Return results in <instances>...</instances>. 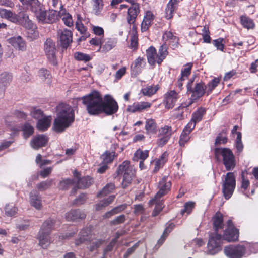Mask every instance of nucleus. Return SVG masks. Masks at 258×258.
Returning <instances> with one entry per match:
<instances>
[{"label": "nucleus", "instance_id": "1", "mask_svg": "<svg viewBox=\"0 0 258 258\" xmlns=\"http://www.w3.org/2000/svg\"><path fill=\"white\" fill-rule=\"evenodd\" d=\"M87 112L91 115H97L102 113L110 115L118 110L117 102L110 95H105L104 98L96 90L91 91L81 98Z\"/></svg>", "mask_w": 258, "mask_h": 258}, {"label": "nucleus", "instance_id": "2", "mask_svg": "<svg viewBox=\"0 0 258 258\" xmlns=\"http://www.w3.org/2000/svg\"><path fill=\"white\" fill-rule=\"evenodd\" d=\"M75 114L73 108L66 103L59 104L56 107V117L54 119L53 129L62 132L74 122Z\"/></svg>", "mask_w": 258, "mask_h": 258}, {"label": "nucleus", "instance_id": "3", "mask_svg": "<svg viewBox=\"0 0 258 258\" xmlns=\"http://www.w3.org/2000/svg\"><path fill=\"white\" fill-rule=\"evenodd\" d=\"M27 8L33 13L39 22L44 23H53L57 15V12L51 11L47 12L42 4L38 0H26Z\"/></svg>", "mask_w": 258, "mask_h": 258}, {"label": "nucleus", "instance_id": "4", "mask_svg": "<svg viewBox=\"0 0 258 258\" xmlns=\"http://www.w3.org/2000/svg\"><path fill=\"white\" fill-rule=\"evenodd\" d=\"M257 244H237L225 247L224 252L228 258H242L257 252L255 250Z\"/></svg>", "mask_w": 258, "mask_h": 258}, {"label": "nucleus", "instance_id": "5", "mask_svg": "<svg viewBox=\"0 0 258 258\" xmlns=\"http://www.w3.org/2000/svg\"><path fill=\"white\" fill-rule=\"evenodd\" d=\"M0 16L13 23H20L28 29L34 30L35 29V26L29 19L28 16L26 14L20 13L18 16L13 13L10 10L0 8Z\"/></svg>", "mask_w": 258, "mask_h": 258}, {"label": "nucleus", "instance_id": "6", "mask_svg": "<svg viewBox=\"0 0 258 258\" xmlns=\"http://www.w3.org/2000/svg\"><path fill=\"white\" fill-rule=\"evenodd\" d=\"M214 154L217 160H220L222 158L223 164L227 170H232L235 166L234 156L229 149L216 148L215 149Z\"/></svg>", "mask_w": 258, "mask_h": 258}, {"label": "nucleus", "instance_id": "7", "mask_svg": "<svg viewBox=\"0 0 258 258\" xmlns=\"http://www.w3.org/2000/svg\"><path fill=\"white\" fill-rule=\"evenodd\" d=\"M222 244L223 239L221 234L216 232L211 233L209 235L206 253L212 255L218 253L221 250Z\"/></svg>", "mask_w": 258, "mask_h": 258}, {"label": "nucleus", "instance_id": "8", "mask_svg": "<svg viewBox=\"0 0 258 258\" xmlns=\"http://www.w3.org/2000/svg\"><path fill=\"white\" fill-rule=\"evenodd\" d=\"M118 174L123 175L122 185L124 188L127 187L131 182L134 175V171L130 166L128 161H124L118 167Z\"/></svg>", "mask_w": 258, "mask_h": 258}, {"label": "nucleus", "instance_id": "9", "mask_svg": "<svg viewBox=\"0 0 258 258\" xmlns=\"http://www.w3.org/2000/svg\"><path fill=\"white\" fill-rule=\"evenodd\" d=\"M55 221L49 219L47 220L42 225V230L39 232V244L43 248H46L50 244L49 236L47 230L54 226Z\"/></svg>", "mask_w": 258, "mask_h": 258}, {"label": "nucleus", "instance_id": "10", "mask_svg": "<svg viewBox=\"0 0 258 258\" xmlns=\"http://www.w3.org/2000/svg\"><path fill=\"white\" fill-rule=\"evenodd\" d=\"M236 185V180L233 173H227L222 185V191L226 199H229L233 194Z\"/></svg>", "mask_w": 258, "mask_h": 258}, {"label": "nucleus", "instance_id": "11", "mask_svg": "<svg viewBox=\"0 0 258 258\" xmlns=\"http://www.w3.org/2000/svg\"><path fill=\"white\" fill-rule=\"evenodd\" d=\"M194 79L190 80L187 84V88L188 91H191L192 94L191 96L192 100H196L204 95L206 93V86L202 82L197 83L195 86L194 90H192L191 84L193 82Z\"/></svg>", "mask_w": 258, "mask_h": 258}, {"label": "nucleus", "instance_id": "12", "mask_svg": "<svg viewBox=\"0 0 258 258\" xmlns=\"http://www.w3.org/2000/svg\"><path fill=\"white\" fill-rule=\"evenodd\" d=\"M238 230L233 226L231 221L229 220L227 222V228L225 230L224 234V239L231 242L238 240Z\"/></svg>", "mask_w": 258, "mask_h": 258}, {"label": "nucleus", "instance_id": "13", "mask_svg": "<svg viewBox=\"0 0 258 258\" xmlns=\"http://www.w3.org/2000/svg\"><path fill=\"white\" fill-rule=\"evenodd\" d=\"M171 183L170 181L168 180V177H163L159 182V191L156 194L155 200L160 199L162 196L166 195L170 189Z\"/></svg>", "mask_w": 258, "mask_h": 258}, {"label": "nucleus", "instance_id": "14", "mask_svg": "<svg viewBox=\"0 0 258 258\" xmlns=\"http://www.w3.org/2000/svg\"><path fill=\"white\" fill-rule=\"evenodd\" d=\"M152 103L149 102H135L128 106L127 111L131 113L140 112L149 109Z\"/></svg>", "mask_w": 258, "mask_h": 258}, {"label": "nucleus", "instance_id": "15", "mask_svg": "<svg viewBox=\"0 0 258 258\" xmlns=\"http://www.w3.org/2000/svg\"><path fill=\"white\" fill-rule=\"evenodd\" d=\"M178 99L177 93L174 90L167 92L164 95V103L168 109L172 108Z\"/></svg>", "mask_w": 258, "mask_h": 258}, {"label": "nucleus", "instance_id": "16", "mask_svg": "<svg viewBox=\"0 0 258 258\" xmlns=\"http://www.w3.org/2000/svg\"><path fill=\"white\" fill-rule=\"evenodd\" d=\"M44 51L47 58L53 61L55 58V43L50 39H47L44 44Z\"/></svg>", "mask_w": 258, "mask_h": 258}, {"label": "nucleus", "instance_id": "17", "mask_svg": "<svg viewBox=\"0 0 258 258\" xmlns=\"http://www.w3.org/2000/svg\"><path fill=\"white\" fill-rule=\"evenodd\" d=\"M59 39L63 47H67L72 41V33L66 29L58 31Z\"/></svg>", "mask_w": 258, "mask_h": 258}, {"label": "nucleus", "instance_id": "18", "mask_svg": "<svg viewBox=\"0 0 258 258\" xmlns=\"http://www.w3.org/2000/svg\"><path fill=\"white\" fill-rule=\"evenodd\" d=\"M48 141L47 136L43 135H38L33 137L30 141V145L35 150H38L40 147L46 145Z\"/></svg>", "mask_w": 258, "mask_h": 258}, {"label": "nucleus", "instance_id": "19", "mask_svg": "<svg viewBox=\"0 0 258 258\" xmlns=\"http://www.w3.org/2000/svg\"><path fill=\"white\" fill-rule=\"evenodd\" d=\"M74 183L77 182V186L78 188H85L89 187L92 183V179L89 176L79 178V174L77 171L74 172Z\"/></svg>", "mask_w": 258, "mask_h": 258}, {"label": "nucleus", "instance_id": "20", "mask_svg": "<svg viewBox=\"0 0 258 258\" xmlns=\"http://www.w3.org/2000/svg\"><path fill=\"white\" fill-rule=\"evenodd\" d=\"M8 41L17 50L22 51L26 50V42L20 36L11 37Z\"/></svg>", "mask_w": 258, "mask_h": 258}, {"label": "nucleus", "instance_id": "21", "mask_svg": "<svg viewBox=\"0 0 258 258\" xmlns=\"http://www.w3.org/2000/svg\"><path fill=\"white\" fill-rule=\"evenodd\" d=\"M29 203L31 206L37 210H41L42 207L41 197L35 190H33L30 193Z\"/></svg>", "mask_w": 258, "mask_h": 258}, {"label": "nucleus", "instance_id": "22", "mask_svg": "<svg viewBox=\"0 0 258 258\" xmlns=\"http://www.w3.org/2000/svg\"><path fill=\"white\" fill-rule=\"evenodd\" d=\"M146 55L148 63L150 65H154L156 63L160 64L162 62H159V56L157 54L156 49L151 46L146 51Z\"/></svg>", "mask_w": 258, "mask_h": 258}, {"label": "nucleus", "instance_id": "23", "mask_svg": "<svg viewBox=\"0 0 258 258\" xmlns=\"http://www.w3.org/2000/svg\"><path fill=\"white\" fill-rule=\"evenodd\" d=\"M154 18V15L151 11H147L141 23V29L142 32L146 31L151 26Z\"/></svg>", "mask_w": 258, "mask_h": 258}, {"label": "nucleus", "instance_id": "24", "mask_svg": "<svg viewBox=\"0 0 258 258\" xmlns=\"http://www.w3.org/2000/svg\"><path fill=\"white\" fill-rule=\"evenodd\" d=\"M85 217V214L79 210H72L66 214V218L68 221H77L84 219Z\"/></svg>", "mask_w": 258, "mask_h": 258}, {"label": "nucleus", "instance_id": "25", "mask_svg": "<svg viewBox=\"0 0 258 258\" xmlns=\"http://www.w3.org/2000/svg\"><path fill=\"white\" fill-rule=\"evenodd\" d=\"M144 64L145 61L143 59L140 57L136 59L131 67L132 76H136L138 75L144 67Z\"/></svg>", "mask_w": 258, "mask_h": 258}, {"label": "nucleus", "instance_id": "26", "mask_svg": "<svg viewBox=\"0 0 258 258\" xmlns=\"http://www.w3.org/2000/svg\"><path fill=\"white\" fill-rule=\"evenodd\" d=\"M52 118L51 116H43L38 120L37 128L40 131H44L50 125Z\"/></svg>", "mask_w": 258, "mask_h": 258}, {"label": "nucleus", "instance_id": "27", "mask_svg": "<svg viewBox=\"0 0 258 258\" xmlns=\"http://www.w3.org/2000/svg\"><path fill=\"white\" fill-rule=\"evenodd\" d=\"M58 13V16L61 18L64 24L68 26L71 27L73 25V21L71 15L67 12L66 10L62 8Z\"/></svg>", "mask_w": 258, "mask_h": 258}, {"label": "nucleus", "instance_id": "28", "mask_svg": "<svg viewBox=\"0 0 258 258\" xmlns=\"http://www.w3.org/2000/svg\"><path fill=\"white\" fill-rule=\"evenodd\" d=\"M177 7V0H170L165 9V17L167 19L173 17V14Z\"/></svg>", "mask_w": 258, "mask_h": 258}, {"label": "nucleus", "instance_id": "29", "mask_svg": "<svg viewBox=\"0 0 258 258\" xmlns=\"http://www.w3.org/2000/svg\"><path fill=\"white\" fill-rule=\"evenodd\" d=\"M214 228L215 232L218 233V231L223 228V217L220 213H216L213 218Z\"/></svg>", "mask_w": 258, "mask_h": 258}, {"label": "nucleus", "instance_id": "30", "mask_svg": "<svg viewBox=\"0 0 258 258\" xmlns=\"http://www.w3.org/2000/svg\"><path fill=\"white\" fill-rule=\"evenodd\" d=\"M12 80V76L11 74L7 72H4L0 74V85L5 89V87L8 85Z\"/></svg>", "mask_w": 258, "mask_h": 258}, {"label": "nucleus", "instance_id": "31", "mask_svg": "<svg viewBox=\"0 0 258 258\" xmlns=\"http://www.w3.org/2000/svg\"><path fill=\"white\" fill-rule=\"evenodd\" d=\"M145 130L147 134L155 133L157 126L154 120L148 119L146 121Z\"/></svg>", "mask_w": 258, "mask_h": 258}, {"label": "nucleus", "instance_id": "32", "mask_svg": "<svg viewBox=\"0 0 258 258\" xmlns=\"http://www.w3.org/2000/svg\"><path fill=\"white\" fill-rule=\"evenodd\" d=\"M92 10L95 15H99L102 11L104 4L103 0H92Z\"/></svg>", "mask_w": 258, "mask_h": 258}, {"label": "nucleus", "instance_id": "33", "mask_svg": "<svg viewBox=\"0 0 258 258\" xmlns=\"http://www.w3.org/2000/svg\"><path fill=\"white\" fill-rule=\"evenodd\" d=\"M116 43L117 40L109 39L105 41L102 47H100V49L102 48V51L107 52L113 49L116 46Z\"/></svg>", "mask_w": 258, "mask_h": 258}, {"label": "nucleus", "instance_id": "34", "mask_svg": "<svg viewBox=\"0 0 258 258\" xmlns=\"http://www.w3.org/2000/svg\"><path fill=\"white\" fill-rule=\"evenodd\" d=\"M115 198L114 196H109L106 199L100 201L99 203L97 204L95 206L96 210H100L103 208H104L109 204H110L114 200Z\"/></svg>", "mask_w": 258, "mask_h": 258}, {"label": "nucleus", "instance_id": "35", "mask_svg": "<svg viewBox=\"0 0 258 258\" xmlns=\"http://www.w3.org/2000/svg\"><path fill=\"white\" fill-rule=\"evenodd\" d=\"M138 12V8L137 6H133L128 9V22L130 24L133 23Z\"/></svg>", "mask_w": 258, "mask_h": 258}, {"label": "nucleus", "instance_id": "36", "mask_svg": "<svg viewBox=\"0 0 258 258\" xmlns=\"http://www.w3.org/2000/svg\"><path fill=\"white\" fill-rule=\"evenodd\" d=\"M149 203L151 204L155 203L156 204V206L153 212L152 215L153 216H157L162 210L163 207V204L160 201V199L155 200V197L154 199L150 200Z\"/></svg>", "mask_w": 258, "mask_h": 258}, {"label": "nucleus", "instance_id": "37", "mask_svg": "<svg viewBox=\"0 0 258 258\" xmlns=\"http://www.w3.org/2000/svg\"><path fill=\"white\" fill-rule=\"evenodd\" d=\"M168 153L164 152L155 162V170L157 171L162 167L167 161Z\"/></svg>", "mask_w": 258, "mask_h": 258}, {"label": "nucleus", "instance_id": "38", "mask_svg": "<svg viewBox=\"0 0 258 258\" xmlns=\"http://www.w3.org/2000/svg\"><path fill=\"white\" fill-rule=\"evenodd\" d=\"M148 156L149 151L148 150L142 151L139 149L135 153L133 160L135 161H138L139 160H144Z\"/></svg>", "mask_w": 258, "mask_h": 258}, {"label": "nucleus", "instance_id": "39", "mask_svg": "<svg viewBox=\"0 0 258 258\" xmlns=\"http://www.w3.org/2000/svg\"><path fill=\"white\" fill-rule=\"evenodd\" d=\"M158 89V85H151L143 88L142 92L144 95L151 96L155 94Z\"/></svg>", "mask_w": 258, "mask_h": 258}, {"label": "nucleus", "instance_id": "40", "mask_svg": "<svg viewBox=\"0 0 258 258\" xmlns=\"http://www.w3.org/2000/svg\"><path fill=\"white\" fill-rule=\"evenodd\" d=\"M205 113V109L202 108L198 109L195 112L192 114L191 120L196 124L202 119V117Z\"/></svg>", "mask_w": 258, "mask_h": 258}, {"label": "nucleus", "instance_id": "41", "mask_svg": "<svg viewBox=\"0 0 258 258\" xmlns=\"http://www.w3.org/2000/svg\"><path fill=\"white\" fill-rule=\"evenodd\" d=\"M192 63H188L184 66V68L181 70V79H187L191 73V70L192 67Z\"/></svg>", "mask_w": 258, "mask_h": 258}, {"label": "nucleus", "instance_id": "42", "mask_svg": "<svg viewBox=\"0 0 258 258\" xmlns=\"http://www.w3.org/2000/svg\"><path fill=\"white\" fill-rule=\"evenodd\" d=\"M220 79L219 78H214L207 85L206 87V93L209 95L212 90L220 83Z\"/></svg>", "mask_w": 258, "mask_h": 258}, {"label": "nucleus", "instance_id": "43", "mask_svg": "<svg viewBox=\"0 0 258 258\" xmlns=\"http://www.w3.org/2000/svg\"><path fill=\"white\" fill-rule=\"evenodd\" d=\"M76 28L81 34H85L86 28L82 23V17L80 14H77V20L76 22Z\"/></svg>", "mask_w": 258, "mask_h": 258}, {"label": "nucleus", "instance_id": "44", "mask_svg": "<svg viewBox=\"0 0 258 258\" xmlns=\"http://www.w3.org/2000/svg\"><path fill=\"white\" fill-rule=\"evenodd\" d=\"M115 156V153L114 152H105L101 156V158L103 160L102 162L106 164L111 163L113 161Z\"/></svg>", "mask_w": 258, "mask_h": 258}, {"label": "nucleus", "instance_id": "45", "mask_svg": "<svg viewBox=\"0 0 258 258\" xmlns=\"http://www.w3.org/2000/svg\"><path fill=\"white\" fill-rule=\"evenodd\" d=\"M168 54L167 46L163 44L159 49V62H162Z\"/></svg>", "mask_w": 258, "mask_h": 258}, {"label": "nucleus", "instance_id": "46", "mask_svg": "<svg viewBox=\"0 0 258 258\" xmlns=\"http://www.w3.org/2000/svg\"><path fill=\"white\" fill-rule=\"evenodd\" d=\"M241 24L247 29L253 28L254 25L251 19L245 16L241 17Z\"/></svg>", "mask_w": 258, "mask_h": 258}, {"label": "nucleus", "instance_id": "47", "mask_svg": "<svg viewBox=\"0 0 258 258\" xmlns=\"http://www.w3.org/2000/svg\"><path fill=\"white\" fill-rule=\"evenodd\" d=\"M114 189V185L112 183L107 184L102 189L101 191L98 195V196L103 197L106 196L111 193Z\"/></svg>", "mask_w": 258, "mask_h": 258}, {"label": "nucleus", "instance_id": "48", "mask_svg": "<svg viewBox=\"0 0 258 258\" xmlns=\"http://www.w3.org/2000/svg\"><path fill=\"white\" fill-rule=\"evenodd\" d=\"M5 210L6 214L8 216H13L17 212V208L13 204L6 205Z\"/></svg>", "mask_w": 258, "mask_h": 258}, {"label": "nucleus", "instance_id": "49", "mask_svg": "<svg viewBox=\"0 0 258 258\" xmlns=\"http://www.w3.org/2000/svg\"><path fill=\"white\" fill-rule=\"evenodd\" d=\"M74 58L77 60L85 62L88 61L91 59V57L89 55L80 52L74 53Z\"/></svg>", "mask_w": 258, "mask_h": 258}, {"label": "nucleus", "instance_id": "50", "mask_svg": "<svg viewBox=\"0 0 258 258\" xmlns=\"http://www.w3.org/2000/svg\"><path fill=\"white\" fill-rule=\"evenodd\" d=\"M37 76L41 80L45 81L50 77V74L48 70L44 68H41L38 70Z\"/></svg>", "mask_w": 258, "mask_h": 258}, {"label": "nucleus", "instance_id": "51", "mask_svg": "<svg viewBox=\"0 0 258 258\" xmlns=\"http://www.w3.org/2000/svg\"><path fill=\"white\" fill-rule=\"evenodd\" d=\"M30 114L33 118L38 120L43 117V112L37 107H33L31 109Z\"/></svg>", "mask_w": 258, "mask_h": 258}, {"label": "nucleus", "instance_id": "52", "mask_svg": "<svg viewBox=\"0 0 258 258\" xmlns=\"http://www.w3.org/2000/svg\"><path fill=\"white\" fill-rule=\"evenodd\" d=\"M159 136H165L170 138L172 134V129L170 126L166 125L161 127L159 130Z\"/></svg>", "mask_w": 258, "mask_h": 258}, {"label": "nucleus", "instance_id": "53", "mask_svg": "<svg viewBox=\"0 0 258 258\" xmlns=\"http://www.w3.org/2000/svg\"><path fill=\"white\" fill-rule=\"evenodd\" d=\"M174 226V225L173 223H170L169 224L168 227H167L166 229L164 230L163 235H162L161 238L159 240V243L161 244L163 242V241L165 240L166 237L167 236L168 234L173 229Z\"/></svg>", "mask_w": 258, "mask_h": 258}, {"label": "nucleus", "instance_id": "54", "mask_svg": "<svg viewBox=\"0 0 258 258\" xmlns=\"http://www.w3.org/2000/svg\"><path fill=\"white\" fill-rule=\"evenodd\" d=\"M189 134L182 131L180 135L179 144L180 146H184L190 140Z\"/></svg>", "mask_w": 258, "mask_h": 258}, {"label": "nucleus", "instance_id": "55", "mask_svg": "<svg viewBox=\"0 0 258 258\" xmlns=\"http://www.w3.org/2000/svg\"><path fill=\"white\" fill-rule=\"evenodd\" d=\"M89 235L86 230H83L80 232V237L76 241V244L79 245L85 240L89 239Z\"/></svg>", "mask_w": 258, "mask_h": 258}, {"label": "nucleus", "instance_id": "56", "mask_svg": "<svg viewBox=\"0 0 258 258\" xmlns=\"http://www.w3.org/2000/svg\"><path fill=\"white\" fill-rule=\"evenodd\" d=\"M24 136L25 138L31 136L34 132L33 127L29 124H26L23 128Z\"/></svg>", "mask_w": 258, "mask_h": 258}, {"label": "nucleus", "instance_id": "57", "mask_svg": "<svg viewBox=\"0 0 258 258\" xmlns=\"http://www.w3.org/2000/svg\"><path fill=\"white\" fill-rule=\"evenodd\" d=\"M36 164L40 167H42L43 165H48L51 163V161L48 160H42V156L38 154L35 160Z\"/></svg>", "mask_w": 258, "mask_h": 258}, {"label": "nucleus", "instance_id": "58", "mask_svg": "<svg viewBox=\"0 0 258 258\" xmlns=\"http://www.w3.org/2000/svg\"><path fill=\"white\" fill-rule=\"evenodd\" d=\"M174 37L175 36L171 32H165L162 36V39L164 42V44L167 45L171 41V40H172V38Z\"/></svg>", "mask_w": 258, "mask_h": 258}, {"label": "nucleus", "instance_id": "59", "mask_svg": "<svg viewBox=\"0 0 258 258\" xmlns=\"http://www.w3.org/2000/svg\"><path fill=\"white\" fill-rule=\"evenodd\" d=\"M236 147L239 152H241L243 148V146L241 141V133H236V138L235 141Z\"/></svg>", "mask_w": 258, "mask_h": 258}, {"label": "nucleus", "instance_id": "60", "mask_svg": "<svg viewBox=\"0 0 258 258\" xmlns=\"http://www.w3.org/2000/svg\"><path fill=\"white\" fill-rule=\"evenodd\" d=\"M130 41H131V47L133 48H136L138 45V39L136 35V32L133 31L130 33Z\"/></svg>", "mask_w": 258, "mask_h": 258}, {"label": "nucleus", "instance_id": "61", "mask_svg": "<svg viewBox=\"0 0 258 258\" xmlns=\"http://www.w3.org/2000/svg\"><path fill=\"white\" fill-rule=\"evenodd\" d=\"M74 184V181H72L70 179L62 180L59 184V187L62 189H66Z\"/></svg>", "mask_w": 258, "mask_h": 258}, {"label": "nucleus", "instance_id": "62", "mask_svg": "<svg viewBox=\"0 0 258 258\" xmlns=\"http://www.w3.org/2000/svg\"><path fill=\"white\" fill-rule=\"evenodd\" d=\"M194 207V203L192 202H187L184 207V209L181 211V213L182 215L186 213L187 214H189L191 213L193 208Z\"/></svg>", "mask_w": 258, "mask_h": 258}, {"label": "nucleus", "instance_id": "63", "mask_svg": "<svg viewBox=\"0 0 258 258\" xmlns=\"http://www.w3.org/2000/svg\"><path fill=\"white\" fill-rule=\"evenodd\" d=\"M51 180H47L41 182L37 185V188L40 191L45 190L51 185Z\"/></svg>", "mask_w": 258, "mask_h": 258}, {"label": "nucleus", "instance_id": "64", "mask_svg": "<svg viewBox=\"0 0 258 258\" xmlns=\"http://www.w3.org/2000/svg\"><path fill=\"white\" fill-rule=\"evenodd\" d=\"M223 39L219 38L214 40L213 42V45L217 48V49L223 51L224 45L223 43Z\"/></svg>", "mask_w": 258, "mask_h": 258}]
</instances>
